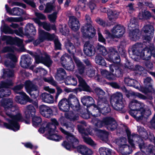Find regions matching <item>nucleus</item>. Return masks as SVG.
<instances>
[{
    "label": "nucleus",
    "instance_id": "obj_1",
    "mask_svg": "<svg viewBox=\"0 0 155 155\" xmlns=\"http://www.w3.org/2000/svg\"><path fill=\"white\" fill-rule=\"evenodd\" d=\"M1 106L4 108L6 116L5 120L8 123H3L6 128L14 131L19 130L20 125L18 122L23 121V117L18 110V107L13 105V101L10 99H3L1 101Z\"/></svg>",
    "mask_w": 155,
    "mask_h": 155
},
{
    "label": "nucleus",
    "instance_id": "obj_2",
    "mask_svg": "<svg viewBox=\"0 0 155 155\" xmlns=\"http://www.w3.org/2000/svg\"><path fill=\"white\" fill-rule=\"evenodd\" d=\"M61 132L66 135V140L64 141L62 145L67 150H70L72 148H75V146L79 143L78 140L72 134L66 131L61 127L60 128ZM78 151L81 154L84 155L87 148L83 145H80L76 147Z\"/></svg>",
    "mask_w": 155,
    "mask_h": 155
},
{
    "label": "nucleus",
    "instance_id": "obj_3",
    "mask_svg": "<svg viewBox=\"0 0 155 155\" xmlns=\"http://www.w3.org/2000/svg\"><path fill=\"white\" fill-rule=\"evenodd\" d=\"M96 49L102 55L105 56V58L108 61L114 63H118L120 61V57L118 54V52L114 48H110L107 52L105 48L99 44L96 47Z\"/></svg>",
    "mask_w": 155,
    "mask_h": 155
},
{
    "label": "nucleus",
    "instance_id": "obj_4",
    "mask_svg": "<svg viewBox=\"0 0 155 155\" xmlns=\"http://www.w3.org/2000/svg\"><path fill=\"white\" fill-rule=\"evenodd\" d=\"M95 92L96 93L98 97L97 104L98 108L101 109L100 110L101 113L105 114L110 111L108 102L107 99L104 97L105 92L101 89L98 87H96L94 90Z\"/></svg>",
    "mask_w": 155,
    "mask_h": 155
},
{
    "label": "nucleus",
    "instance_id": "obj_5",
    "mask_svg": "<svg viewBox=\"0 0 155 155\" xmlns=\"http://www.w3.org/2000/svg\"><path fill=\"white\" fill-rule=\"evenodd\" d=\"M110 102L114 109L122 113L124 112L123 110L124 100L123 99L121 93L117 92L111 96Z\"/></svg>",
    "mask_w": 155,
    "mask_h": 155
},
{
    "label": "nucleus",
    "instance_id": "obj_6",
    "mask_svg": "<svg viewBox=\"0 0 155 155\" xmlns=\"http://www.w3.org/2000/svg\"><path fill=\"white\" fill-rule=\"evenodd\" d=\"M126 131L128 137V142L132 147H134L133 140H136L137 139H139V141L141 142V143L139 144V146L142 151L144 152L143 150L144 149L146 150L147 152L154 153V152L155 150L153 149V147L152 145H149L148 147H145L144 144L141 138L138 137L136 135H131L130 132L128 129H126Z\"/></svg>",
    "mask_w": 155,
    "mask_h": 155
},
{
    "label": "nucleus",
    "instance_id": "obj_7",
    "mask_svg": "<svg viewBox=\"0 0 155 155\" xmlns=\"http://www.w3.org/2000/svg\"><path fill=\"white\" fill-rule=\"evenodd\" d=\"M50 124L45 122L42 124L41 127L39 129L38 131L43 134L46 132L47 137L48 139L55 141H59L62 139V137L57 134L55 130L51 129L48 126H50Z\"/></svg>",
    "mask_w": 155,
    "mask_h": 155
},
{
    "label": "nucleus",
    "instance_id": "obj_8",
    "mask_svg": "<svg viewBox=\"0 0 155 155\" xmlns=\"http://www.w3.org/2000/svg\"><path fill=\"white\" fill-rule=\"evenodd\" d=\"M129 113L137 121H139L147 118L151 115V110L149 109H145L144 107H140L135 110H130Z\"/></svg>",
    "mask_w": 155,
    "mask_h": 155
},
{
    "label": "nucleus",
    "instance_id": "obj_9",
    "mask_svg": "<svg viewBox=\"0 0 155 155\" xmlns=\"http://www.w3.org/2000/svg\"><path fill=\"white\" fill-rule=\"evenodd\" d=\"M85 19L88 23L81 28V31L83 36L86 37L92 38L95 34V30L94 27L91 24V22L90 16L86 15Z\"/></svg>",
    "mask_w": 155,
    "mask_h": 155
},
{
    "label": "nucleus",
    "instance_id": "obj_10",
    "mask_svg": "<svg viewBox=\"0 0 155 155\" xmlns=\"http://www.w3.org/2000/svg\"><path fill=\"white\" fill-rule=\"evenodd\" d=\"M81 101L83 105H85L87 104V107L88 106H92L94 107V109L91 113L92 116L94 117H97L99 116L101 113L100 110L101 109H100L98 108V105L97 106L96 105L94 104V101L93 98L89 96H85L82 98Z\"/></svg>",
    "mask_w": 155,
    "mask_h": 155
},
{
    "label": "nucleus",
    "instance_id": "obj_11",
    "mask_svg": "<svg viewBox=\"0 0 155 155\" xmlns=\"http://www.w3.org/2000/svg\"><path fill=\"white\" fill-rule=\"evenodd\" d=\"M23 84H20L14 87L13 90L14 92L19 94L23 96L22 99L19 96H17L15 98V101L21 104H25L26 101L32 102V100L23 91H19L23 87Z\"/></svg>",
    "mask_w": 155,
    "mask_h": 155
},
{
    "label": "nucleus",
    "instance_id": "obj_12",
    "mask_svg": "<svg viewBox=\"0 0 155 155\" xmlns=\"http://www.w3.org/2000/svg\"><path fill=\"white\" fill-rule=\"evenodd\" d=\"M134 54L140 56L144 60H149L151 56L155 57V49L153 47L150 48H145L142 50L141 53L137 51H133Z\"/></svg>",
    "mask_w": 155,
    "mask_h": 155
},
{
    "label": "nucleus",
    "instance_id": "obj_13",
    "mask_svg": "<svg viewBox=\"0 0 155 155\" xmlns=\"http://www.w3.org/2000/svg\"><path fill=\"white\" fill-rule=\"evenodd\" d=\"M65 118L63 117H61L59 119V121L61 125L65 126L67 129L70 128L73 131L74 130L73 129L74 127V125L71 123H68L66 119H69L71 121H74L78 119V115H75L73 114H65Z\"/></svg>",
    "mask_w": 155,
    "mask_h": 155
},
{
    "label": "nucleus",
    "instance_id": "obj_14",
    "mask_svg": "<svg viewBox=\"0 0 155 155\" xmlns=\"http://www.w3.org/2000/svg\"><path fill=\"white\" fill-rule=\"evenodd\" d=\"M25 87L26 91L33 98H36L39 95L38 87L31 82L27 81L25 83Z\"/></svg>",
    "mask_w": 155,
    "mask_h": 155
},
{
    "label": "nucleus",
    "instance_id": "obj_15",
    "mask_svg": "<svg viewBox=\"0 0 155 155\" xmlns=\"http://www.w3.org/2000/svg\"><path fill=\"white\" fill-rule=\"evenodd\" d=\"M13 83L11 80L6 82H2L0 86V97L8 96L10 94V90L8 89Z\"/></svg>",
    "mask_w": 155,
    "mask_h": 155
},
{
    "label": "nucleus",
    "instance_id": "obj_16",
    "mask_svg": "<svg viewBox=\"0 0 155 155\" xmlns=\"http://www.w3.org/2000/svg\"><path fill=\"white\" fill-rule=\"evenodd\" d=\"M142 30L146 35L143 37V39L148 41L151 40L154 31L153 27L151 25H147L143 27Z\"/></svg>",
    "mask_w": 155,
    "mask_h": 155
},
{
    "label": "nucleus",
    "instance_id": "obj_17",
    "mask_svg": "<svg viewBox=\"0 0 155 155\" xmlns=\"http://www.w3.org/2000/svg\"><path fill=\"white\" fill-rule=\"evenodd\" d=\"M29 54L33 56L36 62L37 63L41 62L48 67H49L52 64V61L48 56H47L45 59H42L36 53L34 54L31 51Z\"/></svg>",
    "mask_w": 155,
    "mask_h": 155
},
{
    "label": "nucleus",
    "instance_id": "obj_18",
    "mask_svg": "<svg viewBox=\"0 0 155 155\" xmlns=\"http://www.w3.org/2000/svg\"><path fill=\"white\" fill-rule=\"evenodd\" d=\"M112 37L119 38L121 37L125 32L124 28L120 25L114 26L111 30Z\"/></svg>",
    "mask_w": 155,
    "mask_h": 155
},
{
    "label": "nucleus",
    "instance_id": "obj_19",
    "mask_svg": "<svg viewBox=\"0 0 155 155\" xmlns=\"http://www.w3.org/2000/svg\"><path fill=\"white\" fill-rule=\"evenodd\" d=\"M104 121L105 125L106 126V127L108 130H113L117 128V124L113 118L106 117Z\"/></svg>",
    "mask_w": 155,
    "mask_h": 155
},
{
    "label": "nucleus",
    "instance_id": "obj_20",
    "mask_svg": "<svg viewBox=\"0 0 155 155\" xmlns=\"http://www.w3.org/2000/svg\"><path fill=\"white\" fill-rule=\"evenodd\" d=\"M14 50V49L13 48L7 46L3 48L2 50V52L5 53L7 52H10V53L7 55V57L13 61L15 62L17 61V58L13 52Z\"/></svg>",
    "mask_w": 155,
    "mask_h": 155
},
{
    "label": "nucleus",
    "instance_id": "obj_21",
    "mask_svg": "<svg viewBox=\"0 0 155 155\" xmlns=\"http://www.w3.org/2000/svg\"><path fill=\"white\" fill-rule=\"evenodd\" d=\"M73 59L76 64L78 72L81 75H85L86 69L85 70V66L84 64L78 58L75 56L73 57Z\"/></svg>",
    "mask_w": 155,
    "mask_h": 155
},
{
    "label": "nucleus",
    "instance_id": "obj_22",
    "mask_svg": "<svg viewBox=\"0 0 155 155\" xmlns=\"http://www.w3.org/2000/svg\"><path fill=\"white\" fill-rule=\"evenodd\" d=\"M69 25L71 29L74 31H77L80 28L79 21L74 16L70 17Z\"/></svg>",
    "mask_w": 155,
    "mask_h": 155
},
{
    "label": "nucleus",
    "instance_id": "obj_23",
    "mask_svg": "<svg viewBox=\"0 0 155 155\" xmlns=\"http://www.w3.org/2000/svg\"><path fill=\"white\" fill-rule=\"evenodd\" d=\"M94 47L89 42H86L84 45V51L85 54L91 56L94 54Z\"/></svg>",
    "mask_w": 155,
    "mask_h": 155
},
{
    "label": "nucleus",
    "instance_id": "obj_24",
    "mask_svg": "<svg viewBox=\"0 0 155 155\" xmlns=\"http://www.w3.org/2000/svg\"><path fill=\"white\" fill-rule=\"evenodd\" d=\"M5 8L7 12L10 15H21L24 13L23 10L18 7H15L11 9L7 5H6Z\"/></svg>",
    "mask_w": 155,
    "mask_h": 155
},
{
    "label": "nucleus",
    "instance_id": "obj_25",
    "mask_svg": "<svg viewBox=\"0 0 155 155\" xmlns=\"http://www.w3.org/2000/svg\"><path fill=\"white\" fill-rule=\"evenodd\" d=\"M59 107L60 109L64 112L69 111L70 105L68 100L65 98L61 100L59 102Z\"/></svg>",
    "mask_w": 155,
    "mask_h": 155
},
{
    "label": "nucleus",
    "instance_id": "obj_26",
    "mask_svg": "<svg viewBox=\"0 0 155 155\" xmlns=\"http://www.w3.org/2000/svg\"><path fill=\"white\" fill-rule=\"evenodd\" d=\"M25 35L28 37L31 34L35 35L36 34V30L33 25L30 23L27 24L25 29Z\"/></svg>",
    "mask_w": 155,
    "mask_h": 155
},
{
    "label": "nucleus",
    "instance_id": "obj_27",
    "mask_svg": "<svg viewBox=\"0 0 155 155\" xmlns=\"http://www.w3.org/2000/svg\"><path fill=\"white\" fill-rule=\"evenodd\" d=\"M129 107L130 110H135L138 109L140 107H144V105L141 102H138L136 100H133L130 101Z\"/></svg>",
    "mask_w": 155,
    "mask_h": 155
},
{
    "label": "nucleus",
    "instance_id": "obj_28",
    "mask_svg": "<svg viewBox=\"0 0 155 155\" xmlns=\"http://www.w3.org/2000/svg\"><path fill=\"white\" fill-rule=\"evenodd\" d=\"M127 142V140L126 138H123L119 139L117 142V144L120 147V149L122 150L124 148H128L130 150V152H127V154H130L132 151V149H130L129 146L126 144Z\"/></svg>",
    "mask_w": 155,
    "mask_h": 155
},
{
    "label": "nucleus",
    "instance_id": "obj_29",
    "mask_svg": "<svg viewBox=\"0 0 155 155\" xmlns=\"http://www.w3.org/2000/svg\"><path fill=\"white\" fill-rule=\"evenodd\" d=\"M124 82L127 85L133 86L137 89H139L140 86V84L137 81L129 78H125Z\"/></svg>",
    "mask_w": 155,
    "mask_h": 155
},
{
    "label": "nucleus",
    "instance_id": "obj_30",
    "mask_svg": "<svg viewBox=\"0 0 155 155\" xmlns=\"http://www.w3.org/2000/svg\"><path fill=\"white\" fill-rule=\"evenodd\" d=\"M31 59L26 55H22L21 57L20 64L21 66L25 68L28 66L31 63Z\"/></svg>",
    "mask_w": 155,
    "mask_h": 155
},
{
    "label": "nucleus",
    "instance_id": "obj_31",
    "mask_svg": "<svg viewBox=\"0 0 155 155\" xmlns=\"http://www.w3.org/2000/svg\"><path fill=\"white\" fill-rule=\"evenodd\" d=\"M97 135L100 137L101 139L105 142H107L108 140V133L105 131H102L100 130H97L95 131Z\"/></svg>",
    "mask_w": 155,
    "mask_h": 155
},
{
    "label": "nucleus",
    "instance_id": "obj_32",
    "mask_svg": "<svg viewBox=\"0 0 155 155\" xmlns=\"http://www.w3.org/2000/svg\"><path fill=\"white\" fill-rule=\"evenodd\" d=\"M41 98L44 102L52 103L54 102V98L53 96L49 94L45 93L42 94Z\"/></svg>",
    "mask_w": 155,
    "mask_h": 155
},
{
    "label": "nucleus",
    "instance_id": "obj_33",
    "mask_svg": "<svg viewBox=\"0 0 155 155\" xmlns=\"http://www.w3.org/2000/svg\"><path fill=\"white\" fill-rule=\"evenodd\" d=\"M36 110L34 107L32 105L28 106L25 108V114L28 117L30 116L33 117L35 114Z\"/></svg>",
    "mask_w": 155,
    "mask_h": 155
},
{
    "label": "nucleus",
    "instance_id": "obj_34",
    "mask_svg": "<svg viewBox=\"0 0 155 155\" xmlns=\"http://www.w3.org/2000/svg\"><path fill=\"white\" fill-rule=\"evenodd\" d=\"M129 31V36L132 40L136 41L139 39L140 32L139 29H135L134 30Z\"/></svg>",
    "mask_w": 155,
    "mask_h": 155
},
{
    "label": "nucleus",
    "instance_id": "obj_35",
    "mask_svg": "<svg viewBox=\"0 0 155 155\" xmlns=\"http://www.w3.org/2000/svg\"><path fill=\"white\" fill-rule=\"evenodd\" d=\"M66 75V73L64 69L60 68L57 69L56 78L58 80L61 81L64 79Z\"/></svg>",
    "mask_w": 155,
    "mask_h": 155
},
{
    "label": "nucleus",
    "instance_id": "obj_36",
    "mask_svg": "<svg viewBox=\"0 0 155 155\" xmlns=\"http://www.w3.org/2000/svg\"><path fill=\"white\" fill-rule=\"evenodd\" d=\"M2 25L1 27V31L5 33L12 34L13 33L12 29L7 25L5 24L4 20L2 21Z\"/></svg>",
    "mask_w": 155,
    "mask_h": 155
},
{
    "label": "nucleus",
    "instance_id": "obj_37",
    "mask_svg": "<svg viewBox=\"0 0 155 155\" xmlns=\"http://www.w3.org/2000/svg\"><path fill=\"white\" fill-rule=\"evenodd\" d=\"M68 101H69L70 105L76 107L79 105V102L77 97L72 94L69 95L68 97Z\"/></svg>",
    "mask_w": 155,
    "mask_h": 155
},
{
    "label": "nucleus",
    "instance_id": "obj_38",
    "mask_svg": "<svg viewBox=\"0 0 155 155\" xmlns=\"http://www.w3.org/2000/svg\"><path fill=\"white\" fill-rule=\"evenodd\" d=\"M76 76L78 80L79 86H81L84 90L89 91L90 87L87 84L85 81L81 76L78 75H77Z\"/></svg>",
    "mask_w": 155,
    "mask_h": 155
},
{
    "label": "nucleus",
    "instance_id": "obj_39",
    "mask_svg": "<svg viewBox=\"0 0 155 155\" xmlns=\"http://www.w3.org/2000/svg\"><path fill=\"white\" fill-rule=\"evenodd\" d=\"M87 8L85 4L84 3H81V4H78V5L75 7V10L76 12V15L77 16L79 17L80 15V13L78 12L79 10L82 11H85Z\"/></svg>",
    "mask_w": 155,
    "mask_h": 155
},
{
    "label": "nucleus",
    "instance_id": "obj_40",
    "mask_svg": "<svg viewBox=\"0 0 155 155\" xmlns=\"http://www.w3.org/2000/svg\"><path fill=\"white\" fill-rule=\"evenodd\" d=\"M137 19L134 18H132L130 21V22L128 25V29L129 30H134V29H137Z\"/></svg>",
    "mask_w": 155,
    "mask_h": 155
},
{
    "label": "nucleus",
    "instance_id": "obj_41",
    "mask_svg": "<svg viewBox=\"0 0 155 155\" xmlns=\"http://www.w3.org/2000/svg\"><path fill=\"white\" fill-rule=\"evenodd\" d=\"M65 83L67 85L75 86L77 84V81L76 79L73 77L68 76L66 78Z\"/></svg>",
    "mask_w": 155,
    "mask_h": 155
},
{
    "label": "nucleus",
    "instance_id": "obj_42",
    "mask_svg": "<svg viewBox=\"0 0 155 155\" xmlns=\"http://www.w3.org/2000/svg\"><path fill=\"white\" fill-rule=\"evenodd\" d=\"M101 75L109 80L114 79V74L109 72L105 69H102L101 71Z\"/></svg>",
    "mask_w": 155,
    "mask_h": 155
},
{
    "label": "nucleus",
    "instance_id": "obj_43",
    "mask_svg": "<svg viewBox=\"0 0 155 155\" xmlns=\"http://www.w3.org/2000/svg\"><path fill=\"white\" fill-rule=\"evenodd\" d=\"M65 46L68 51L71 54L72 57L73 58L74 56H75L74 54L76 52V49L73 45L70 42H68L66 44Z\"/></svg>",
    "mask_w": 155,
    "mask_h": 155
},
{
    "label": "nucleus",
    "instance_id": "obj_44",
    "mask_svg": "<svg viewBox=\"0 0 155 155\" xmlns=\"http://www.w3.org/2000/svg\"><path fill=\"white\" fill-rule=\"evenodd\" d=\"M40 32L42 33V34L44 37H45V40L47 39L49 41H51L53 40H54L56 38H57L54 35L50 34L48 32H45L43 30H41V32Z\"/></svg>",
    "mask_w": 155,
    "mask_h": 155
},
{
    "label": "nucleus",
    "instance_id": "obj_45",
    "mask_svg": "<svg viewBox=\"0 0 155 155\" xmlns=\"http://www.w3.org/2000/svg\"><path fill=\"white\" fill-rule=\"evenodd\" d=\"M151 16L150 13L148 11L144 10L139 12L138 18L140 19H146Z\"/></svg>",
    "mask_w": 155,
    "mask_h": 155
},
{
    "label": "nucleus",
    "instance_id": "obj_46",
    "mask_svg": "<svg viewBox=\"0 0 155 155\" xmlns=\"http://www.w3.org/2000/svg\"><path fill=\"white\" fill-rule=\"evenodd\" d=\"M68 60H69V62H68L65 65H64V67L68 71H72L74 68V65L73 62L71 58H68Z\"/></svg>",
    "mask_w": 155,
    "mask_h": 155
},
{
    "label": "nucleus",
    "instance_id": "obj_47",
    "mask_svg": "<svg viewBox=\"0 0 155 155\" xmlns=\"http://www.w3.org/2000/svg\"><path fill=\"white\" fill-rule=\"evenodd\" d=\"M101 155H111V150L105 147H101L99 149Z\"/></svg>",
    "mask_w": 155,
    "mask_h": 155
},
{
    "label": "nucleus",
    "instance_id": "obj_48",
    "mask_svg": "<svg viewBox=\"0 0 155 155\" xmlns=\"http://www.w3.org/2000/svg\"><path fill=\"white\" fill-rule=\"evenodd\" d=\"M95 62L97 64L99 65L106 66V63L105 60L101 56L98 55L96 56L95 58Z\"/></svg>",
    "mask_w": 155,
    "mask_h": 155
},
{
    "label": "nucleus",
    "instance_id": "obj_49",
    "mask_svg": "<svg viewBox=\"0 0 155 155\" xmlns=\"http://www.w3.org/2000/svg\"><path fill=\"white\" fill-rule=\"evenodd\" d=\"M105 118H104L102 121H100L97 118L93 119L92 121L93 122L94 125L98 127H101L104 125H105L104 120Z\"/></svg>",
    "mask_w": 155,
    "mask_h": 155
},
{
    "label": "nucleus",
    "instance_id": "obj_50",
    "mask_svg": "<svg viewBox=\"0 0 155 155\" xmlns=\"http://www.w3.org/2000/svg\"><path fill=\"white\" fill-rule=\"evenodd\" d=\"M41 32V30H39V38L34 42V44L35 45H38L45 40V37H44L42 34H41L42 33L40 32Z\"/></svg>",
    "mask_w": 155,
    "mask_h": 155
},
{
    "label": "nucleus",
    "instance_id": "obj_51",
    "mask_svg": "<svg viewBox=\"0 0 155 155\" xmlns=\"http://www.w3.org/2000/svg\"><path fill=\"white\" fill-rule=\"evenodd\" d=\"M42 121L41 117H39L35 116L32 118V123L35 127L38 126Z\"/></svg>",
    "mask_w": 155,
    "mask_h": 155
},
{
    "label": "nucleus",
    "instance_id": "obj_52",
    "mask_svg": "<svg viewBox=\"0 0 155 155\" xmlns=\"http://www.w3.org/2000/svg\"><path fill=\"white\" fill-rule=\"evenodd\" d=\"M51 121L53 124H52L50 123H48L47 122H45L43 123L42 124L45 122L47 123L48 124H50V126H48V127L51 129H53L54 130L56 128V126H58L59 124L57 120L55 118H53L51 119Z\"/></svg>",
    "mask_w": 155,
    "mask_h": 155
},
{
    "label": "nucleus",
    "instance_id": "obj_53",
    "mask_svg": "<svg viewBox=\"0 0 155 155\" xmlns=\"http://www.w3.org/2000/svg\"><path fill=\"white\" fill-rule=\"evenodd\" d=\"M54 8H55V9H56V8H59L58 7H54L53 4L51 3H48L47 4L46 8L45 10V13L50 12L52 10H54Z\"/></svg>",
    "mask_w": 155,
    "mask_h": 155
},
{
    "label": "nucleus",
    "instance_id": "obj_54",
    "mask_svg": "<svg viewBox=\"0 0 155 155\" xmlns=\"http://www.w3.org/2000/svg\"><path fill=\"white\" fill-rule=\"evenodd\" d=\"M59 29L60 32L63 35H66L69 33V30L68 28H67L66 26L65 25L60 26Z\"/></svg>",
    "mask_w": 155,
    "mask_h": 155
},
{
    "label": "nucleus",
    "instance_id": "obj_55",
    "mask_svg": "<svg viewBox=\"0 0 155 155\" xmlns=\"http://www.w3.org/2000/svg\"><path fill=\"white\" fill-rule=\"evenodd\" d=\"M85 75H87L90 77H94L95 75L94 70L92 69L90 67L86 68V69Z\"/></svg>",
    "mask_w": 155,
    "mask_h": 155
},
{
    "label": "nucleus",
    "instance_id": "obj_56",
    "mask_svg": "<svg viewBox=\"0 0 155 155\" xmlns=\"http://www.w3.org/2000/svg\"><path fill=\"white\" fill-rule=\"evenodd\" d=\"M83 139L84 141L93 147H94L96 145V144L90 138L87 137H84Z\"/></svg>",
    "mask_w": 155,
    "mask_h": 155
},
{
    "label": "nucleus",
    "instance_id": "obj_57",
    "mask_svg": "<svg viewBox=\"0 0 155 155\" xmlns=\"http://www.w3.org/2000/svg\"><path fill=\"white\" fill-rule=\"evenodd\" d=\"M44 80L47 82L54 86H56L57 84L52 77H50L48 78H43Z\"/></svg>",
    "mask_w": 155,
    "mask_h": 155
},
{
    "label": "nucleus",
    "instance_id": "obj_58",
    "mask_svg": "<svg viewBox=\"0 0 155 155\" xmlns=\"http://www.w3.org/2000/svg\"><path fill=\"white\" fill-rule=\"evenodd\" d=\"M1 39L3 41H6L7 44H10L12 43V39L9 36L4 35L1 37Z\"/></svg>",
    "mask_w": 155,
    "mask_h": 155
},
{
    "label": "nucleus",
    "instance_id": "obj_59",
    "mask_svg": "<svg viewBox=\"0 0 155 155\" xmlns=\"http://www.w3.org/2000/svg\"><path fill=\"white\" fill-rule=\"evenodd\" d=\"M57 13L58 12H55L52 14L49 15L48 17L49 20L51 22H54L57 17Z\"/></svg>",
    "mask_w": 155,
    "mask_h": 155
},
{
    "label": "nucleus",
    "instance_id": "obj_60",
    "mask_svg": "<svg viewBox=\"0 0 155 155\" xmlns=\"http://www.w3.org/2000/svg\"><path fill=\"white\" fill-rule=\"evenodd\" d=\"M35 71L36 73H38V75H44L47 73V72L45 70L41 68H37L35 70Z\"/></svg>",
    "mask_w": 155,
    "mask_h": 155
},
{
    "label": "nucleus",
    "instance_id": "obj_61",
    "mask_svg": "<svg viewBox=\"0 0 155 155\" xmlns=\"http://www.w3.org/2000/svg\"><path fill=\"white\" fill-rule=\"evenodd\" d=\"M121 89L127 97H129L130 96H132V95L134 94V92L131 91H128L125 87H122Z\"/></svg>",
    "mask_w": 155,
    "mask_h": 155
},
{
    "label": "nucleus",
    "instance_id": "obj_62",
    "mask_svg": "<svg viewBox=\"0 0 155 155\" xmlns=\"http://www.w3.org/2000/svg\"><path fill=\"white\" fill-rule=\"evenodd\" d=\"M50 108L48 107L45 105H42L39 107L40 112L41 114H44V113L47 110H49Z\"/></svg>",
    "mask_w": 155,
    "mask_h": 155
},
{
    "label": "nucleus",
    "instance_id": "obj_63",
    "mask_svg": "<svg viewBox=\"0 0 155 155\" xmlns=\"http://www.w3.org/2000/svg\"><path fill=\"white\" fill-rule=\"evenodd\" d=\"M96 21L98 24L103 27H106L107 26V24L100 18H97Z\"/></svg>",
    "mask_w": 155,
    "mask_h": 155
},
{
    "label": "nucleus",
    "instance_id": "obj_64",
    "mask_svg": "<svg viewBox=\"0 0 155 155\" xmlns=\"http://www.w3.org/2000/svg\"><path fill=\"white\" fill-rule=\"evenodd\" d=\"M133 4L130 3L126 6V8L129 13H132L135 11V8L133 6Z\"/></svg>",
    "mask_w": 155,
    "mask_h": 155
}]
</instances>
